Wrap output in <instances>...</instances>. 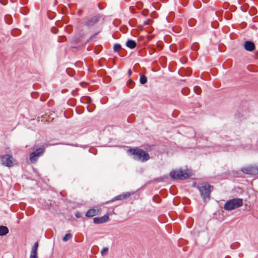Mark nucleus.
<instances>
[{
  "mask_svg": "<svg viewBox=\"0 0 258 258\" xmlns=\"http://www.w3.org/2000/svg\"><path fill=\"white\" fill-rule=\"evenodd\" d=\"M29 258H38L37 255H31Z\"/></svg>",
  "mask_w": 258,
  "mask_h": 258,
  "instance_id": "25",
  "label": "nucleus"
},
{
  "mask_svg": "<svg viewBox=\"0 0 258 258\" xmlns=\"http://www.w3.org/2000/svg\"><path fill=\"white\" fill-rule=\"evenodd\" d=\"M99 212L100 210L99 209H91L86 212V216L88 217H92L97 215Z\"/></svg>",
  "mask_w": 258,
  "mask_h": 258,
  "instance_id": "12",
  "label": "nucleus"
},
{
  "mask_svg": "<svg viewBox=\"0 0 258 258\" xmlns=\"http://www.w3.org/2000/svg\"><path fill=\"white\" fill-rule=\"evenodd\" d=\"M99 18L97 16H94L87 19L85 22L84 25L88 28H91L94 26L99 21Z\"/></svg>",
  "mask_w": 258,
  "mask_h": 258,
  "instance_id": "8",
  "label": "nucleus"
},
{
  "mask_svg": "<svg viewBox=\"0 0 258 258\" xmlns=\"http://www.w3.org/2000/svg\"><path fill=\"white\" fill-rule=\"evenodd\" d=\"M79 13H81V11H79Z\"/></svg>",
  "mask_w": 258,
  "mask_h": 258,
  "instance_id": "27",
  "label": "nucleus"
},
{
  "mask_svg": "<svg viewBox=\"0 0 258 258\" xmlns=\"http://www.w3.org/2000/svg\"><path fill=\"white\" fill-rule=\"evenodd\" d=\"M131 196V193L128 192H126L125 193H123V194H122L121 195H118V196H116L115 197L113 198L111 200H110L109 201H108V202H106L105 203V204H108L109 203L113 202H114L115 201L122 200H124V199H126L128 198L129 197H130Z\"/></svg>",
  "mask_w": 258,
  "mask_h": 258,
  "instance_id": "9",
  "label": "nucleus"
},
{
  "mask_svg": "<svg viewBox=\"0 0 258 258\" xmlns=\"http://www.w3.org/2000/svg\"><path fill=\"white\" fill-rule=\"evenodd\" d=\"M190 173L187 171L178 170H172L170 173V177L174 179L183 180L190 176Z\"/></svg>",
  "mask_w": 258,
  "mask_h": 258,
  "instance_id": "4",
  "label": "nucleus"
},
{
  "mask_svg": "<svg viewBox=\"0 0 258 258\" xmlns=\"http://www.w3.org/2000/svg\"><path fill=\"white\" fill-rule=\"evenodd\" d=\"M241 171L245 174L256 175L258 174V166L251 165L243 167L241 169Z\"/></svg>",
  "mask_w": 258,
  "mask_h": 258,
  "instance_id": "7",
  "label": "nucleus"
},
{
  "mask_svg": "<svg viewBox=\"0 0 258 258\" xmlns=\"http://www.w3.org/2000/svg\"><path fill=\"white\" fill-rule=\"evenodd\" d=\"M194 91L197 94H200L201 93V89L199 86H195L194 87Z\"/></svg>",
  "mask_w": 258,
  "mask_h": 258,
  "instance_id": "19",
  "label": "nucleus"
},
{
  "mask_svg": "<svg viewBox=\"0 0 258 258\" xmlns=\"http://www.w3.org/2000/svg\"><path fill=\"white\" fill-rule=\"evenodd\" d=\"M128 75H129V76H131V74H132V71H131V69L128 70Z\"/></svg>",
  "mask_w": 258,
  "mask_h": 258,
  "instance_id": "26",
  "label": "nucleus"
},
{
  "mask_svg": "<svg viewBox=\"0 0 258 258\" xmlns=\"http://www.w3.org/2000/svg\"><path fill=\"white\" fill-rule=\"evenodd\" d=\"M134 85L135 83L132 79H130L127 82V85L130 88H133Z\"/></svg>",
  "mask_w": 258,
  "mask_h": 258,
  "instance_id": "18",
  "label": "nucleus"
},
{
  "mask_svg": "<svg viewBox=\"0 0 258 258\" xmlns=\"http://www.w3.org/2000/svg\"><path fill=\"white\" fill-rule=\"evenodd\" d=\"M9 232V230L7 226H0V236L7 235Z\"/></svg>",
  "mask_w": 258,
  "mask_h": 258,
  "instance_id": "13",
  "label": "nucleus"
},
{
  "mask_svg": "<svg viewBox=\"0 0 258 258\" xmlns=\"http://www.w3.org/2000/svg\"><path fill=\"white\" fill-rule=\"evenodd\" d=\"M244 49L248 51H252L255 49V45L250 41H246L244 44Z\"/></svg>",
  "mask_w": 258,
  "mask_h": 258,
  "instance_id": "11",
  "label": "nucleus"
},
{
  "mask_svg": "<svg viewBox=\"0 0 258 258\" xmlns=\"http://www.w3.org/2000/svg\"><path fill=\"white\" fill-rule=\"evenodd\" d=\"M75 216H76V217L79 218V217H81V214H80V213L79 212H77L76 213Z\"/></svg>",
  "mask_w": 258,
  "mask_h": 258,
  "instance_id": "23",
  "label": "nucleus"
},
{
  "mask_svg": "<svg viewBox=\"0 0 258 258\" xmlns=\"http://www.w3.org/2000/svg\"><path fill=\"white\" fill-rule=\"evenodd\" d=\"M109 219V214L106 213L103 216L101 217H96L93 219V222L95 224H99L106 222Z\"/></svg>",
  "mask_w": 258,
  "mask_h": 258,
  "instance_id": "10",
  "label": "nucleus"
},
{
  "mask_svg": "<svg viewBox=\"0 0 258 258\" xmlns=\"http://www.w3.org/2000/svg\"><path fill=\"white\" fill-rule=\"evenodd\" d=\"M45 152V147L37 149L35 151L30 154L29 160L32 163H35L38 158L42 156Z\"/></svg>",
  "mask_w": 258,
  "mask_h": 258,
  "instance_id": "5",
  "label": "nucleus"
},
{
  "mask_svg": "<svg viewBox=\"0 0 258 258\" xmlns=\"http://www.w3.org/2000/svg\"><path fill=\"white\" fill-rule=\"evenodd\" d=\"M56 30H57L56 29H55V28H52L51 29V31L53 33H56Z\"/></svg>",
  "mask_w": 258,
  "mask_h": 258,
  "instance_id": "24",
  "label": "nucleus"
},
{
  "mask_svg": "<svg viewBox=\"0 0 258 258\" xmlns=\"http://www.w3.org/2000/svg\"><path fill=\"white\" fill-rule=\"evenodd\" d=\"M72 238V235L71 233L66 234L63 237L62 240L66 242Z\"/></svg>",
  "mask_w": 258,
  "mask_h": 258,
  "instance_id": "16",
  "label": "nucleus"
},
{
  "mask_svg": "<svg viewBox=\"0 0 258 258\" xmlns=\"http://www.w3.org/2000/svg\"><path fill=\"white\" fill-rule=\"evenodd\" d=\"M38 247V242H36L32 248L31 255H37V249Z\"/></svg>",
  "mask_w": 258,
  "mask_h": 258,
  "instance_id": "15",
  "label": "nucleus"
},
{
  "mask_svg": "<svg viewBox=\"0 0 258 258\" xmlns=\"http://www.w3.org/2000/svg\"><path fill=\"white\" fill-rule=\"evenodd\" d=\"M121 48V45L119 44H115L114 45L113 49L115 51H118Z\"/></svg>",
  "mask_w": 258,
  "mask_h": 258,
  "instance_id": "20",
  "label": "nucleus"
},
{
  "mask_svg": "<svg viewBox=\"0 0 258 258\" xmlns=\"http://www.w3.org/2000/svg\"><path fill=\"white\" fill-rule=\"evenodd\" d=\"M3 164L6 166L12 167L15 164V160L12 155L7 154L2 157Z\"/></svg>",
  "mask_w": 258,
  "mask_h": 258,
  "instance_id": "6",
  "label": "nucleus"
},
{
  "mask_svg": "<svg viewBox=\"0 0 258 258\" xmlns=\"http://www.w3.org/2000/svg\"><path fill=\"white\" fill-rule=\"evenodd\" d=\"M150 19H149V20H146V21H145L144 22V25H149V22H150Z\"/></svg>",
  "mask_w": 258,
  "mask_h": 258,
  "instance_id": "22",
  "label": "nucleus"
},
{
  "mask_svg": "<svg viewBox=\"0 0 258 258\" xmlns=\"http://www.w3.org/2000/svg\"><path fill=\"white\" fill-rule=\"evenodd\" d=\"M127 152L133 156L135 160L142 162H146L150 159V155L147 152L138 148L130 149Z\"/></svg>",
  "mask_w": 258,
  "mask_h": 258,
  "instance_id": "1",
  "label": "nucleus"
},
{
  "mask_svg": "<svg viewBox=\"0 0 258 258\" xmlns=\"http://www.w3.org/2000/svg\"><path fill=\"white\" fill-rule=\"evenodd\" d=\"M242 205L243 201L241 199H233L226 202L224 208L226 210L231 211L238 208Z\"/></svg>",
  "mask_w": 258,
  "mask_h": 258,
  "instance_id": "3",
  "label": "nucleus"
},
{
  "mask_svg": "<svg viewBox=\"0 0 258 258\" xmlns=\"http://www.w3.org/2000/svg\"><path fill=\"white\" fill-rule=\"evenodd\" d=\"M147 78L145 75H142L140 78V82L141 84H145L147 83Z\"/></svg>",
  "mask_w": 258,
  "mask_h": 258,
  "instance_id": "17",
  "label": "nucleus"
},
{
  "mask_svg": "<svg viewBox=\"0 0 258 258\" xmlns=\"http://www.w3.org/2000/svg\"><path fill=\"white\" fill-rule=\"evenodd\" d=\"M136 45V42L133 40H128L126 42V46L131 49L135 48Z\"/></svg>",
  "mask_w": 258,
  "mask_h": 258,
  "instance_id": "14",
  "label": "nucleus"
},
{
  "mask_svg": "<svg viewBox=\"0 0 258 258\" xmlns=\"http://www.w3.org/2000/svg\"><path fill=\"white\" fill-rule=\"evenodd\" d=\"M200 192L201 196L205 203L210 199L211 193L213 190V186L207 183H203L197 186Z\"/></svg>",
  "mask_w": 258,
  "mask_h": 258,
  "instance_id": "2",
  "label": "nucleus"
},
{
  "mask_svg": "<svg viewBox=\"0 0 258 258\" xmlns=\"http://www.w3.org/2000/svg\"><path fill=\"white\" fill-rule=\"evenodd\" d=\"M108 249L107 247L103 248L101 251L102 255L106 254L108 252Z\"/></svg>",
  "mask_w": 258,
  "mask_h": 258,
  "instance_id": "21",
  "label": "nucleus"
}]
</instances>
